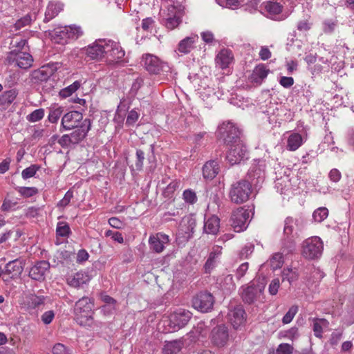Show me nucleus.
<instances>
[{
    "mask_svg": "<svg viewBox=\"0 0 354 354\" xmlns=\"http://www.w3.org/2000/svg\"><path fill=\"white\" fill-rule=\"evenodd\" d=\"M303 227L304 222L302 220L294 219L292 217L286 218L283 228L285 238L281 249L283 252L290 253L295 250V238L299 236L298 232H301Z\"/></svg>",
    "mask_w": 354,
    "mask_h": 354,
    "instance_id": "obj_1",
    "label": "nucleus"
},
{
    "mask_svg": "<svg viewBox=\"0 0 354 354\" xmlns=\"http://www.w3.org/2000/svg\"><path fill=\"white\" fill-rule=\"evenodd\" d=\"M93 307L91 299L87 297L80 299L75 305L74 314L76 322L80 326H90L93 323Z\"/></svg>",
    "mask_w": 354,
    "mask_h": 354,
    "instance_id": "obj_2",
    "label": "nucleus"
},
{
    "mask_svg": "<svg viewBox=\"0 0 354 354\" xmlns=\"http://www.w3.org/2000/svg\"><path fill=\"white\" fill-rule=\"evenodd\" d=\"M266 283L264 279L254 280L248 286L241 288V296L244 303L252 304L257 301H263Z\"/></svg>",
    "mask_w": 354,
    "mask_h": 354,
    "instance_id": "obj_3",
    "label": "nucleus"
},
{
    "mask_svg": "<svg viewBox=\"0 0 354 354\" xmlns=\"http://www.w3.org/2000/svg\"><path fill=\"white\" fill-rule=\"evenodd\" d=\"M251 193V183L246 180H241L232 185L230 197L232 202L241 204L249 199Z\"/></svg>",
    "mask_w": 354,
    "mask_h": 354,
    "instance_id": "obj_4",
    "label": "nucleus"
},
{
    "mask_svg": "<svg viewBox=\"0 0 354 354\" xmlns=\"http://www.w3.org/2000/svg\"><path fill=\"white\" fill-rule=\"evenodd\" d=\"M324 243L319 236L306 239L302 243L301 254L308 259H316L322 256Z\"/></svg>",
    "mask_w": 354,
    "mask_h": 354,
    "instance_id": "obj_5",
    "label": "nucleus"
},
{
    "mask_svg": "<svg viewBox=\"0 0 354 354\" xmlns=\"http://www.w3.org/2000/svg\"><path fill=\"white\" fill-rule=\"evenodd\" d=\"M239 135L238 128L230 122H223L218 128L217 137L230 145L242 141Z\"/></svg>",
    "mask_w": 354,
    "mask_h": 354,
    "instance_id": "obj_6",
    "label": "nucleus"
},
{
    "mask_svg": "<svg viewBox=\"0 0 354 354\" xmlns=\"http://www.w3.org/2000/svg\"><path fill=\"white\" fill-rule=\"evenodd\" d=\"M248 158V152L242 141L230 145L226 160L231 165L240 164Z\"/></svg>",
    "mask_w": 354,
    "mask_h": 354,
    "instance_id": "obj_7",
    "label": "nucleus"
},
{
    "mask_svg": "<svg viewBox=\"0 0 354 354\" xmlns=\"http://www.w3.org/2000/svg\"><path fill=\"white\" fill-rule=\"evenodd\" d=\"M178 10H184V6L178 1L174 0H167L165 2V8L162 10V17L164 20L165 26L169 30H174L176 28V21L171 20V15L177 14Z\"/></svg>",
    "mask_w": 354,
    "mask_h": 354,
    "instance_id": "obj_8",
    "label": "nucleus"
},
{
    "mask_svg": "<svg viewBox=\"0 0 354 354\" xmlns=\"http://www.w3.org/2000/svg\"><path fill=\"white\" fill-rule=\"evenodd\" d=\"M209 339L214 346L218 348L225 347L229 341L227 328L223 324L216 326L212 330Z\"/></svg>",
    "mask_w": 354,
    "mask_h": 354,
    "instance_id": "obj_9",
    "label": "nucleus"
},
{
    "mask_svg": "<svg viewBox=\"0 0 354 354\" xmlns=\"http://www.w3.org/2000/svg\"><path fill=\"white\" fill-rule=\"evenodd\" d=\"M214 304V297L207 292H200L192 299L193 307L202 313L212 310Z\"/></svg>",
    "mask_w": 354,
    "mask_h": 354,
    "instance_id": "obj_10",
    "label": "nucleus"
},
{
    "mask_svg": "<svg viewBox=\"0 0 354 354\" xmlns=\"http://www.w3.org/2000/svg\"><path fill=\"white\" fill-rule=\"evenodd\" d=\"M58 63L48 64L30 74V81L32 84H39L46 82L57 70Z\"/></svg>",
    "mask_w": 354,
    "mask_h": 354,
    "instance_id": "obj_11",
    "label": "nucleus"
},
{
    "mask_svg": "<svg viewBox=\"0 0 354 354\" xmlns=\"http://www.w3.org/2000/svg\"><path fill=\"white\" fill-rule=\"evenodd\" d=\"M249 215V211L243 207H239L232 212L230 221L231 225L235 232H240L247 228Z\"/></svg>",
    "mask_w": 354,
    "mask_h": 354,
    "instance_id": "obj_12",
    "label": "nucleus"
},
{
    "mask_svg": "<svg viewBox=\"0 0 354 354\" xmlns=\"http://www.w3.org/2000/svg\"><path fill=\"white\" fill-rule=\"evenodd\" d=\"M84 121L82 113L72 111L64 114L61 120V127L64 130H71L81 126Z\"/></svg>",
    "mask_w": 354,
    "mask_h": 354,
    "instance_id": "obj_13",
    "label": "nucleus"
},
{
    "mask_svg": "<svg viewBox=\"0 0 354 354\" xmlns=\"http://www.w3.org/2000/svg\"><path fill=\"white\" fill-rule=\"evenodd\" d=\"M192 313L185 309H179L169 316V323L174 330H178L189 322Z\"/></svg>",
    "mask_w": 354,
    "mask_h": 354,
    "instance_id": "obj_14",
    "label": "nucleus"
},
{
    "mask_svg": "<svg viewBox=\"0 0 354 354\" xmlns=\"http://www.w3.org/2000/svg\"><path fill=\"white\" fill-rule=\"evenodd\" d=\"M196 227V220L192 216H184L180 224L178 236H181L184 241L190 239L194 234Z\"/></svg>",
    "mask_w": 354,
    "mask_h": 354,
    "instance_id": "obj_15",
    "label": "nucleus"
},
{
    "mask_svg": "<svg viewBox=\"0 0 354 354\" xmlns=\"http://www.w3.org/2000/svg\"><path fill=\"white\" fill-rule=\"evenodd\" d=\"M169 236L161 232L151 235L149 239L150 249L156 253L162 252L164 250L165 245L169 244Z\"/></svg>",
    "mask_w": 354,
    "mask_h": 354,
    "instance_id": "obj_16",
    "label": "nucleus"
},
{
    "mask_svg": "<svg viewBox=\"0 0 354 354\" xmlns=\"http://www.w3.org/2000/svg\"><path fill=\"white\" fill-rule=\"evenodd\" d=\"M105 57L109 62H116L122 59L124 56V51L118 44L112 41H106Z\"/></svg>",
    "mask_w": 354,
    "mask_h": 354,
    "instance_id": "obj_17",
    "label": "nucleus"
},
{
    "mask_svg": "<svg viewBox=\"0 0 354 354\" xmlns=\"http://www.w3.org/2000/svg\"><path fill=\"white\" fill-rule=\"evenodd\" d=\"M25 265L24 260L16 259L9 261L4 268V272L9 281L18 277L23 272Z\"/></svg>",
    "mask_w": 354,
    "mask_h": 354,
    "instance_id": "obj_18",
    "label": "nucleus"
},
{
    "mask_svg": "<svg viewBox=\"0 0 354 354\" xmlns=\"http://www.w3.org/2000/svg\"><path fill=\"white\" fill-rule=\"evenodd\" d=\"M142 62L145 69L150 73L158 74L162 69V63L158 57L153 55H143Z\"/></svg>",
    "mask_w": 354,
    "mask_h": 354,
    "instance_id": "obj_19",
    "label": "nucleus"
},
{
    "mask_svg": "<svg viewBox=\"0 0 354 354\" xmlns=\"http://www.w3.org/2000/svg\"><path fill=\"white\" fill-rule=\"evenodd\" d=\"M91 126V122L90 119L86 118L81 123V126L75 128V130L72 133H69L73 145H77L83 140L88 132L89 131Z\"/></svg>",
    "mask_w": 354,
    "mask_h": 354,
    "instance_id": "obj_20",
    "label": "nucleus"
},
{
    "mask_svg": "<svg viewBox=\"0 0 354 354\" xmlns=\"http://www.w3.org/2000/svg\"><path fill=\"white\" fill-rule=\"evenodd\" d=\"M106 41L100 40L88 46L86 49V55L91 59L100 60L105 57Z\"/></svg>",
    "mask_w": 354,
    "mask_h": 354,
    "instance_id": "obj_21",
    "label": "nucleus"
},
{
    "mask_svg": "<svg viewBox=\"0 0 354 354\" xmlns=\"http://www.w3.org/2000/svg\"><path fill=\"white\" fill-rule=\"evenodd\" d=\"M49 268L50 263L47 261H38L30 269L29 277L35 281H42Z\"/></svg>",
    "mask_w": 354,
    "mask_h": 354,
    "instance_id": "obj_22",
    "label": "nucleus"
},
{
    "mask_svg": "<svg viewBox=\"0 0 354 354\" xmlns=\"http://www.w3.org/2000/svg\"><path fill=\"white\" fill-rule=\"evenodd\" d=\"M222 254V248L219 245H214L212 248L209 257L203 266L204 271L209 274L216 267L218 259Z\"/></svg>",
    "mask_w": 354,
    "mask_h": 354,
    "instance_id": "obj_23",
    "label": "nucleus"
},
{
    "mask_svg": "<svg viewBox=\"0 0 354 354\" xmlns=\"http://www.w3.org/2000/svg\"><path fill=\"white\" fill-rule=\"evenodd\" d=\"M228 318L234 328L237 329L245 322V310L242 307H235L229 312Z\"/></svg>",
    "mask_w": 354,
    "mask_h": 354,
    "instance_id": "obj_24",
    "label": "nucleus"
},
{
    "mask_svg": "<svg viewBox=\"0 0 354 354\" xmlns=\"http://www.w3.org/2000/svg\"><path fill=\"white\" fill-rule=\"evenodd\" d=\"M233 60V53L227 48L221 50L215 58L216 65L222 69L227 68Z\"/></svg>",
    "mask_w": 354,
    "mask_h": 354,
    "instance_id": "obj_25",
    "label": "nucleus"
},
{
    "mask_svg": "<svg viewBox=\"0 0 354 354\" xmlns=\"http://www.w3.org/2000/svg\"><path fill=\"white\" fill-rule=\"evenodd\" d=\"M270 70L263 64L257 65L253 70L252 75L250 76V80L252 83L261 84L263 80L266 78Z\"/></svg>",
    "mask_w": 354,
    "mask_h": 354,
    "instance_id": "obj_26",
    "label": "nucleus"
},
{
    "mask_svg": "<svg viewBox=\"0 0 354 354\" xmlns=\"http://www.w3.org/2000/svg\"><path fill=\"white\" fill-rule=\"evenodd\" d=\"M185 342L184 338L165 342L162 348V353L164 354H178L183 348Z\"/></svg>",
    "mask_w": 354,
    "mask_h": 354,
    "instance_id": "obj_27",
    "label": "nucleus"
},
{
    "mask_svg": "<svg viewBox=\"0 0 354 354\" xmlns=\"http://www.w3.org/2000/svg\"><path fill=\"white\" fill-rule=\"evenodd\" d=\"M262 8L268 12L270 17L272 19L277 18L278 15H279L283 10V6L277 1H268L263 2L261 5Z\"/></svg>",
    "mask_w": 354,
    "mask_h": 354,
    "instance_id": "obj_28",
    "label": "nucleus"
},
{
    "mask_svg": "<svg viewBox=\"0 0 354 354\" xmlns=\"http://www.w3.org/2000/svg\"><path fill=\"white\" fill-rule=\"evenodd\" d=\"M196 35H192L182 39L178 45V51L182 54H188L194 48V44L198 40Z\"/></svg>",
    "mask_w": 354,
    "mask_h": 354,
    "instance_id": "obj_29",
    "label": "nucleus"
},
{
    "mask_svg": "<svg viewBox=\"0 0 354 354\" xmlns=\"http://www.w3.org/2000/svg\"><path fill=\"white\" fill-rule=\"evenodd\" d=\"M218 162L216 160H209L203 167L204 178L212 180L219 172Z\"/></svg>",
    "mask_w": 354,
    "mask_h": 354,
    "instance_id": "obj_30",
    "label": "nucleus"
},
{
    "mask_svg": "<svg viewBox=\"0 0 354 354\" xmlns=\"http://www.w3.org/2000/svg\"><path fill=\"white\" fill-rule=\"evenodd\" d=\"M219 228L220 218L217 216L212 215L205 221L203 230L206 234L216 235Z\"/></svg>",
    "mask_w": 354,
    "mask_h": 354,
    "instance_id": "obj_31",
    "label": "nucleus"
},
{
    "mask_svg": "<svg viewBox=\"0 0 354 354\" xmlns=\"http://www.w3.org/2000/svg\"><path fill=\"white\" fill-rule=\"evenodd\" d=\"M60 33L68 39L75 40L83 35L84 31L80 26L70 25L64 27Z\"/></svg>",
    "mask_w": 354,
    "mask_h": 354,
    "instance_id": "obj_32",
    "label": "nucleus"
},
{
    "mask_svg": "<svg viewBox=\"0 0 354 354\" xmlns=\"http://www.w3.org/2000/svg\"><path fill=\"white\" fill-rule=\"evenodd\" d=\"M18 95L16 89H10L0 95V106L6 109L14 102Z\"/></svg>",
    "mask_w": 354,
    "mask_h": 354,
    "instance_id": "obj_33",
    "label": "nucleus"
},
{
    "mask_svg": "<svg viewBox=\"0 0 354 354\" xmlns=\"http://www.w3.org/2000/svg\"><path fill=\"white\" fill-rule=\"evenodd\" d=\"M313 330L316 337L322 338L323 329L329 326V322L324 318H312Z\"/></svg>",
    "mask_w": 354,
    "mask_h": 354,
    "instance_id": "obj_34",
    "label": "nucleus"
},
{
    "mask_svg": "<svg viewBox=\"0 0 354 354\" xmlns=\"http://www.w3.org/2000/svg\"><path fill=\"white\" fill-rule=\"evenodd\" d=\"M90 281V277L84 272H78L68 279V283L73 287L77 288Z\"/></svg>",
    "mask_w": 354,
    "mask_h": 354,
    "instance_id": "obj_35",
    "label": "nucleus"
},
{
    "mask_svg": "<svg viewBox=\"0 0 354 354\" xmlns=\"http://www.w3.org/2000/svg\"><path fill=\"white\" fill-rule=\"evenodd\" d=\"M15 61L19 68L27 69L32 66L33 59L28 53L19 52L16 54Z\"/></svg>",
    "mask_w": 354,
    "mask_h": 354,
    "instance_id": "obj_36",
    "label": "nucleus"
},
{
    "mask_svg": "<svg viewBox=\"0 0 354 354\" xmlns=\"http://www.w3.org/2000/svg\"><path fill=\"white\" fill-rule=\"evenodd\" d=\"M62 10V4L55 2H50L45 12L44 22H48L55 17Z\"/></svg>",
    "mask_w": 354,
    "mask_h": 354,
    "instance_id": "obj_37",
    "label": "nucleus"
},
{
    "mask_svg": "<svg viewBox=\"0 0 354 354\" xmlns=\"http://www.w3.org/2000/svg\"><path fill=\"white\" fill-rule=\"evenodd\" d=\"M303 142V138L299 133H293L290 134L287 141V149L294 151L297 150Z\"/></svg>",
    "mask_w": 354,
    "mask_h": 354,
    "instance_id": "obj_38",
    "label": "nucleus"
},
{
    "mask_svg": "<svg viewBox=\"0 0 354 354\" xmlns=\"http://www.w3.org/2000/svg\"><path fill=\"white\" fill-rule=\"evenodd\" d=\"M63 108L60 106L54 105L49 108L48 120L51 123H57L63 113Z\"/></svg>",
    "mask_w": 354,
    "mask_h": 354,
    "instance_id": "obj_39",
    "label": "nucleus"
},
{
    "mask_svg": "<svg viewBox=\"0 0 354 354\" xmlns=\"http://www.w3.org/2000/svg\"><path fill=\"white\" fill-rule=\"evenodd\" d=\"M285 253L288 254V253L283 252H277L274 253L270 259V264L272 270H277L280 268L283 263V255Z\"/></svg>",
    "mask_w": 354,
    "mask_h": 354,
    "instance_id": "obj_40",
    "label": "nucleus"
},
{
    "mask_svg": "<svg viewBox=\"0 0 354 354\" xmlns=\"http://www.w3.org/2000/svg\"><path fill=\"white\" fill-rule=\"evenodd\" d=\"M80 86V83L78 81L74 82L72 84L62 89L59 92L61 97L66 98L71 96L74 92H75Z\"/></svg>",
    "mask_w": 354,
    "mask_h": 354,
    "instance_id": "obj_41",
    "label": "nucleus"
},
{
    "mask_svg": "<svg viewBox=\"0 0 354 354\" xmlns=\"http://www.w3.org/2000/svg\"><path fill=\"white\" fill-rule=\"evenodd\" d=\"M328 216V209L326 207H322L315 209L313 214V217L315 222L321 223Z\"/></svg>",
    "mask_w": 354,
    "mask_h": 354,
    "instance_id": "obj_42",
    "label": "nucleus"
},
{
    "mask_svg": "<svg viewBox=\"0 0 354 354\" xmlns=\"http://www.w3.org/2000/svg\"><path fill=\"white\" fill-rule=\"evenodd\" d=\"M282 281H288L290 284L298 279V274L291 268L283 269L281 273Z\"/></svg>",
    "mask_w": 354,
    "mask_h": 354,
    "instance_id": "obj_43",
    "label": "nucleus"
},
{
    "mask_svg": "<svg viewBox=\"0 0 354 354\" xmlns=\"http://www.w3.org/2000/svg\"><path fill=\"white\" fill-rule=\"evenodd\" d=\"M21 196L31 197L38 193V189L34 187H18L16 188Z\"/></svg>",
    "mask_w": 354,
    "mask_h": 354,
    "instance_id": "obj_44",
    "label": "nucleus"
},
{
    "mask_svg": "<svg viewBox=\"0 0 354 354\" xmlns=\"http://www.w3.org/2000/svg\"><path fill=\"white\" fill-rule=\"evenodd\" d=\"M45 114L44 109H38L32 111L26 116V119L30 122H36L41 120Z\"/></svg>",
    "mask_w": 354,
    "mask_h": 354,
    "instance_id": "obj_45",
    "label": "nucleus"
},
{
    "mask_svg": "<svg viewBox=\"0 0 354 354\" xmlns=\"http://www.w3.org/2000/svg\"><path fill=\"white\" fill-rule=\"evenodd\" d=\"M313 26V22L310 20V17L308 16L303 19L298 21L297 28L300 32H307L310 30Z\"/></svg>",
    "mask_w": 354,
    "mask_h": 354,
    "instance_id": "obj_46",
    "label": "nucleus"
},
{
    "mask_svg": "<svg viewBox=\"0 0 354 354\" xmlns=\"http://www.w3.org/2000/svg\"><path fill=\"white\" fill-rule=\"evenodd\" d=\"M45 297L44 296L32 295L29 298L28 305L32 308H39L44 304Z\"/></svg>",
    "mask_w": 354,
    "mask_h": 354,
    "instance_id": "obj_47",
    "label": "nucleus"
},
{
    "mask_svg": "<svg viewBox=\"0 0 354 354\" xmlns=\"http://www.w3.org/2000/svg\"><path fill=\"white\" fill-rule=\"evenodd\" d=\"M298 309H299V308L297 306H296V305L292 306L289 308L288 312L283 316V317L282 319V322L284 324L290 323L292 322V320L293 319L295 315L297 314Z\"/></svg>",
    "mask_w": 354,
    "mask_h": 354,
    "instance_id": "obj_48",
    "label": "nucleus"
},
{
    "mask_svg": "<svg viewBox=\"0 0 354 354\" xmlns=\"http://www.w3.org/2000/svg\"><path fill=\"white\" fill-rule=\"evenodd\" d=\"M56 232L57 236L64 237L68 236L70 233L69 225L64 222L58 223Z\"/></svg>",
    "mask_w": 354,
    "mask_h": 354,
    "instance_id": "obj_49",
    "label": "nucleus"
},
{
    "mask_svg": "<svg viewBox=\"0 0 354 354\" xmlns=\"http://www.w3.org/2000/svg\"><path fill=\"white\" fill-rule=\"evenodd\" d=\"M180 183L177 181L171 182L165 189L163 194L165 197L171 198L174 192L179 187Z\"/></svg>",
    "mask_w": 354,
    "mask_h": 354,
    "instance_id": "obj_50",
    "label": "nucleus"
},
{
    "mask_svg": "<svg viewBox=\"0 0 354 354\" xmlns=\"http://www.w3.org/2000/svg\"><path fill=\"white\" fill-rule=\"evenodd\" d=\"M183 199L186 203L189 204H194L197 201V196L196 193L192 189H186L183 194Z\"/></svg>",
    "mask_w": 354,
    "mask_h": 354,
    "instance_id": "obj_51",
    "label": "nucleus"
},
{
    "mask_svg": "<svg viewBox=\"0 0 354 354\" xmlns=\"http://www.w3.org/2000/svg\"><path fill=\"white\" fill-rule=\"evenodd\" d=\"M39 167L36 165H32L31 166L26 168L21 172V176L24 179H28L34 176L39 169Z\"/></svg>",
    "mask_w": 354,
    "mask_h": 354,
    "instance_id": "obj_52",
    "label": "nucleus"
},
{
    "mask_svg": "<svg viewBox=\"0 0 354 354\" xmlns=\"http://www.w3.org/2000/svg\"><path fill=\"white\" fill-rule=\"evenodd\" d=\"M32 19L30 15H26L16 21L15 24V28L16 30H20L21 28L28 26L31 23Z\"/></svg>",
    "mask_w": 354,
    "mask_h": 354,
    "instance_id": "obj_53",
    "label": "nucleus"
},
{
    "mask_svg": "<svg viewBox=\"0 0 354 354\" xmlns=\"http://www.w3.org/2000/svg\"><path fill=\"white\" fill-rule=\"evenodd\" d=\"M293 347L286 343L279 344L276 350V354H292Z\"/></svg>",
    "mask_w": 354,
    "mask_h": 354,
    "instance_id": "obj_54",
    "label": "nucleus"
},
{
    "mask_svg": "<svg viewBox=\"0 0 354 354\" xmlns=\"http://www.w3.org/2000/svg\"><path fill=\"white\" fill-rule=\"evenodd\" d=\"M254 251V245L248 243L245 245L239 253L241 259H247Z\"/></svg>",
    "mask_w": 354,
    "mask_h": 354,
    "instance_id": "obj_55",
    "label": "nucleus"
},
{
    "mask_svg": "<svg viewBox=\"0 0 354 354\" xmlns=\"http://www.w3.org/2000/svg\"><path fill=\"white\" fill-rule=\"evenodd\" d=\"M280 287V281L278 278L272 279L268 287L269 293L271 295H276L278 292V290Z\"/></svg>",
    "mask_w": 354,
    "mask_h": 354,
    "instance_id": "obj_56",
    "label": "nucleus"
},
{
    "mask_svg": "<svg viewBox=\"0 0 354 354\" xmlns=\"http://www.w3.org/2000/svg\"><path fill=\"white\" fill-rule=\"evenodd\" d=\"M106 236H111L115 241H117L119 243H122L124 242V239L122 234L117 231L112 230H106L105 232Z\"/></svg>",
    "mask_w": 354,
    "mask_h": 354,
    "instance_id": "obj_57",
    "label": "nucleus"
},
{
    "mask_svg": "<svg viewBox=\"0 0 354 354\" xmlns=\"http://www.w3.org/2000/svg\"><path fill=\"white\" fill-rule=\"evenodd\" d=\"M57 142L62 148H68L71 145H73V142L69 134H64L61 136L58 139Z\"/></svg>",
    "mask_w": 354,
    "mask_h": 354,
    "instance_id": "obj_58",
    "label": "nucleus"
},
{
    "mask_svg": "<svg viewBox=\"0 0 354 354\" xmlns=\"http://www.w3.org/2000/svg\"><path fill=\"white\" fill-rule=\"evenodd\" d=\"M139 118L138 113L134 109L131 110L127 115L126 124L128 126L133 125Z\"/></svg>",
    "mask_w": 354,
    "mask_h": 354,
    "instance_id": "obj_59",
    "label": "nucleus"
},
{
    "mask_svg": "<svg viewBox=\"0 0 354 354\" xmlns=\"http://www.w3.org/2000/svg\"><path fill=\"white\" fill-rule=\"evenodd\" d=\"M54 317L55 312L50 310L44 313L41 317V319L44 324L48 325L52 322Z\"/></svg>",
    "mask_w": 354,
    "mask_h": 354,
    "instance_id": "obj_60",
    "label": "nucleus"
},
{
    "mask_svg": "<svg viewBox=\"0 0 354 354\" xmlns=\"http://www.w3.org/2000/svg\"><path fill=\"white\" fill-rule=\"evenodd\" d=\"M136 167L137 170H140L143 166V162L145 160V153L141 149H137L136 151Z\"/></svg>",
    "mask_w": 354,
    "mask_h": 354,
    "instance_id": "obj_61",
    "label": "nucleus"
},
{
    "mask_svg": "<svg viewBox=\"0 0 354 354\" xmlns=\"http://www.w3.org/2000/svg\"><path fill=\"white\" fill-rule=\"evenodd\" d=\"M17 204V201H13L12 200L6 198L3 201V204L1 205V209L3 212H8L12 210L15 209Z\"/></svg>",
    "mask_w": 354,
    "mask_h": 354,
    "instance_id": "obj_62",
    "label": "nucleus"
},
{
    "mask_svg": "<svg viewBox=\"0 0 354 354\" xmlns=\"http://www.w3.org/2000/svg\"><path fill=\"white\" fill-rule=\"evenodd\" d=\"M73 192L71 191V190H68L64 195V198L59 201L57 205L59 207H65L66 206H67L69 203L71 202V200L73 198Z\"/></svg>",
    "mask_w": 354,
    "mask_h": 354,
    "instance_id": "obj_63",
    "label": "nucleus"
},
{
    "mask_svg": "<svg viewBox=\"0 0 354 354\" xmlns=\"http://www.w3.org/2000/svg\"><path fill=\"white\" fill-rule=\"evenodd\" d=\"M53 354H70L69 350L62 344H56L53 348Z\"/></svg>",
    "mask_w": 354,
    "mask_h": 354,
    "instance_id": "obj_64",
    "label": "nucleus"
}]
</instances>
